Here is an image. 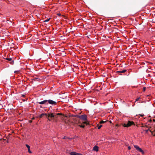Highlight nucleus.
<instances>
[{"label": "nucleus", "mask_w": 155, "mask_h": 155, "mask_svg": "<svg viewBox=\"0 0 155 155\" xmlns=\"http://www.w3.org/2000/svg\"><path fill=\"white\" fill-rule=\"evenodd\" d=\"M47 118L48 120L50 121L54 117L57 118L58 115H61V113H58L56 114H54L51 113H47Z\"/></svg>", "instance_id": "f257e3e1"}, {"label": "nucleus", "mask_w": 155, "mask_h": 155, "mask_svg": "<svg viewBox=\"0 0 155 155\" xmlns=\"http://www.w3.org/2000/svg\"><path fill=\"white\" fill-rule=\"evenodd\" d=\"M122 125L124 127H130L131 125H134V122L133 121H128L127 124L125 123V124H122Z\"/></svg>", "instance_id": "f03ea898"}, {"label": "nucleus", "mask_w": 155, "mask_h": 155, "mask_svg": "<svg viewBox=\"0 0 155 155\" xmlns=\"http://www.w3.org/2000/svg\"><path fill=\"white\" fill-rule=\"evenodd\" d=\"M76 117L84 121H86L87 120V116L85 114L82 115H77Z\"/></svg>", "instance_id": "7ed1b4c3"}, {"label": "nucleus", "mask_w": 155, "mask_h": 155, "mask_svg": "<svg viewBox=\"0 0 155 155\" xmlns=\"http://www.w3.org/2000/svg\"><path fill=\"white\" fill-rule=\"evenodd\" d=\"M134 146L138 151L141 153L143 154H144V153L143 151L141 148L139 147L138 146L136 145H134Z\"/></svg>", "instance_id": "20e7f679"}, {"label": "nucleus", "mask_w": 155, "mask_h": 155, "mask_svg": "<svg viewBox=\"0 0 155 155\" xmlns=\"http://www.w3.org/2000/svg\"><path fill=\"white\" fill-rule=\"evenodd\" d=\"M49 104L53 106H56L57 104L56 101L51 99L48 100V104Z\"/></svg>", "instance_id": "39448f33"}, {"label": "nucleus", "mask_w": 155, "mask_h": 155, "mask_svg": "<svg viewBox=\"0 0 155 155\" xmlns=\"http://www.w3.org/2000/svg\"><path fill=\"white\" fill-rule=\"evenodd\" d=\"M37 103H38L40 104H44L45 105H47L48 104V100H45L43 101L39 102H37Z\"/></svg>", "instance_id": "423d86ee"}, {"label": "nucleus", "mask_w": 155, "mask_h": 155, "mask_svg": "<svg viewBox=\"0 0 155 155\" xmlns=\"http://www.w3.org/2000/svg\"><path fill=\"white\" fill-rule=\"evenodd\" d=\"M70 154L71 155H82L81 153H78L75 152H71Z\"/></svg>", "instance_id": "0eeeda50"}, {"label": "nucleus", "mask_w": 155, "mask_h": 155, "mask_svg": "<svg viewBox=\"0 0 155 155\" xmlns=\"http://www.w3.org/2000/svg\"><path fill=\"white\" fill-rule=\"evenodd\" d=\"M93 150H95L97 152L98 151V147L97 146H95L93 148Z\"/></svg>", "instance_id": "6e6552de"}, {"label": "nucleus", "mask_w": 155, "mask_h": 155, "mask_svg": "<svg viewBox=\"0 0 155 155\" xmlns=\"http://www.w3.org/2000/svg\"><path fill=\"white\" fill-rule=\"evenodd\" d=\"M47 115H48V114H47V113H43V114H41L40 115L39 117L40 118H42L43 117L45 116L47 117Z\"/></svg>", "instance_id": "1a4fd4ad"}, {"label": "nucleus", "mask_w": 155, "mask_h": 155, "mask_svg": "<svg viewBox=\"0 0 155 155\" xmlns=\"http://www.w3.org/2000/svg\"><path fill=\"white\" fill-rule=\"evenodd\" d=\"M127 71V70L125 69L121 71H117V73H124Z\"/></svg>", "instance_id": "9d476101"}, {"label": "nucleus", "mask_w": 155, "mask_h": 155, "mask_svg": "<svg viewBox=\"0 0 155 155\" xmlns=\"http://www.w3.org/2000/svg\"><path fill=\"white\" fill-rule=\"evenodd\" d=\"M145 130L146 133H147L148 132V131L149 130L150 131V132L151 133L152 135H153V131L152 130H149V128L148 129V130Z\"/></svg>", "instance_id": "9b49d317"}, {"label": "nucleus", "mask_w": 155, "mask_h": 155, "mask_svg": "<svg viewBox=\"0 0 155 155\" xmlns=\"http://www.w3.org/2000/svg\"><path fill=\"white\" fill-rule=\"evenodd\" d=\"M78 123L79 124H81V125H78L80 127H81L83 128H84V127H85L84 125H82L81 124H82L80 121H79L78 122Z\"/></svg>", "instance_id": "f8f14e48"}, {"label": "nucleus", "mask_w": 155, "mask_h": 155, "mask_svg": "<svg viewBox=\"0 0 155 155\" xmlns=\"http://www.w3.org/2000/svg\"><path fill=\"white\" fill-rule=\"evenodd\" d=\"M102 126V125H99V124H97V127H98V128L99 129H100Z\"/></svg>", "instance_id": "ddd939ff"}, {"label": "nucleus", "mask_w": 155, "mask_h": 155, "mask_svg": "<svg viewBox=\"0 0 155 155\" xmlns=\"http://www.w3.org/2000/svg\"><path fill=\"white\" fill-rule=\"evenodd\" d=\"M50 19H51L50 18L47 19H46V20H45V21H44V22H48L49 21V20Z\"/></svg>", "instance_id": "4468645a"}, {"label": "nucleus", "mask_w": 155, "mask_h": 155, "mask_svg": "<svg viewBox=\"0 0 155 155\" xmlns=\"http://www.w3.org/2000/svg\"><path fill=\"white\" fill-rule=\"evenodd\" d=\"M106 121H104L103 120H101V122H100L99 124H103V123H104Z\"/></svg>", "instance_id": "2eb2a0df"}, {"label": "nucleus", "mask_w": 155, "mask_h": 155, "mask_svg": "<svg viewBox=\"0 0 155 155\" xmlns=\"http://www.w3.org/2000/svg\"><path fill=\"white\" fill-rule=\"evenodd\" d=\"M6 59L9 61H11L12 60L11 58H6Z\"/></svg>", "instance_id": "dca6fc26"}, {"label": "nucleus", "mask_w": 155, "mask_h": 155, "mask_svg": "<svg viewBox=\"0 0 155 155\" xmlns=\"http://www.w3.org/2000/svg\"><path fill=\"white\" fill-rule=\"evenodd\" d=\"M83 124H88V123L86 121H84L82 123Z\"/></svg>", "instance_id": "f3484780"}, {"label": "nucleus", "mask_w": 155, "mask_h": 155, "mask_svg": "<svg viewBox=\"0 0 155 155\" xmlns=\"http://www.w3.org/2000/svg\"><path fill=\"white\" fill-rule=\"evenodd\" d=\"M26 147L28 148V149L30 148V146L29 145H28L26 144Z\"/></svg>", "instance_id": "a211bd4d"}, {"label": "nucleus", "mask_w": 155, "mask_h": 155, "mask_svg": "<svg viewBox=\"0 0 155 155\" xmlns=\"http://www.w3.org/2000/svg\"><path fill=\"white\" fill-rule=\"evenodd\" d=\"M28 152L29 153H31V152L30 151V148L28 149Z\"/></svg>", "instance_id": "6ab92c4d"}, {"label": "nucleus", "mask_w": 155, "mask_h": 155, "mask_svg": "<svg viewBox=\"0 0 155 155\" xmlns=\"http://www.w3.org/2000/svg\"><path fill=\"white\" fill-rule=\"evenodd\" d=\"M10 63L11 64H14V61H11V62H10Z\"/></svg>", "instance_id": "aec40b11"}, {"label": "nucleus", "mask_w": 155, "mask_h": 155, "mask_svg": "<svg viewBox=\"0 0 155 155\" xmlns=\"http://www.w3.org/2000/svg\"><path fill=\"white\" fill-rule=\"evenodd\" d=\"M148 126H147V125H143L142 126V127H147H147H148Z\"/></svg>", "instance_id": "412c9836"}, {"label": "nucleus", "mask_w": 155, "mask_h": 155, "mask_svg": "<svg viewBox=\"0 0 155 155\" xmlns=\"http://www.w3.org/2000/svg\"><path fill=\"white\" fill-rule=\"evenodd\" d=\"M140 99V97H139V98H137V99L136 100V101H135V102H136V101H138L139 100V99Z\"/></svg>", "instance_id": "4be33fe9"}, {"label": "nucleus", "mask_w": 155, "mask_h": 155, "mask_svg": "<svg viewBox=\"0 0 155 155\" xmlns=\"http://www.w3.org/2000/svg\"><path fill=\"white\" fill-rule=\"evenodd\" d=\"M146 87H143V91H144L146 90Z\"/></svg>", "instance_id": "5701e85b"}, {"label": "nucleus", "mask_w": 155, "mask_h": 155, "mask_svg": "<svg viewBox=\"0 0 155 155\" xmlns=\"http://www.w3.org/2000/svg\"><path fill=\"white\" fill-rule=\"evenodd\" d=\"M19 71H14V73H18V72Z\"/></svg>", "instance_id": "b1692460"}, {"label": "nucleus", "mask_w": 155, "mask_h": 155, "mask_svg": "<svg viewBox=\"0 0 155 155\" xmlns=\"http://www.w3.org/2000/svg\"><path fill=\"white\" fill-rule=\"evenodd\" d=\"M153 134H155V129H154L153 130Z\"/></svg>", "instance_id": "393cba45"}, {"label": "nucleus", "mask_w": 155, "mask_h": 155, "mask_svg": "<svg viewBox=\"0 0 155 155\" xmlns=\"http://www.w3.org/2000/svg\"><path fill=\"white\" fill-rule=\"evenodd\" d=\"M57 15L59 16H61V15L60 13H58L57 14Z\"/></svg>", "instance_id": "a878e982"}, {"label": "nucleus", "mask_w": 155, "mask_h": 155, "mask_svg": "<svg viewBox=\"0 0 155 155\" xmlns=\"http://www.w3.org/2000/svg\"><path fill=\"white\" fill-rule=\"evenodd\" d=\"M128 149L129 150H130L131 149V147H130V146L128 147Z\"/></svg>", "instance_id": "bb28decb"}, {"label": "nucleus", "mask_w": 155, "mask_h": 155, "mask_svg": "<svg viewBox=\"0 0 155 155\" xmlns=\"http://www.w3.org/2000/svg\"><path fill=\"white\" fill-rule=\"evenodd\" d=\"M147 128H148V129H149V130H150V129L151 128V127L148 126Z\"/></svg>", "instance_id": "cd10ccee"}, {"label": "nucleus", "mask_w": 155, "mask_h": 155, "mask_svg": "<svg viewBox=\"0 0 155 155\" xmlns=\"http://www.w3.org/2000/svg\"><path fill=\"white\" fill-rule=\"evenodd\" d=\"M25 95L24 94H22L21 95V97H25Z\"/></svg>", "instance_id": "c85d7f7f"}, {"label": "nucleus", "mask_w": 155, "mask_h": 155, "mask_svg": "<svg viewBox=\"0 0 155 155\" xmlns=\"http://www.w3.org/2000/svg\"><path fill=\"white\" fill-rule=\"evenodd\" d=\"M35 119V117H33L32 118V120H34Z\"/></svg>", "instance_id": "c756f323"}, {"label": "nucleus", "mask_w": 155, "mask_h": 155, "mask_svg": "<svg viewBox=\"0 0 155 155\" xmlns=\"http://www.w3.org/2000/svg\"><path fill=\"white\" fill-rule=\"evenodd\" d=\"M29 122H30V123H31V122H32V121L31 120H30Z\"/></svg>", "instance_id": "7c9ffc66"}, {"label": "nucleus", "mask_w": 155, "mask_h": 155, "mask_svg": "<svg viewBox=\"0 0 155 155\" xmlns=\"http://www.w3.org/2000/svg\"><path fill=\"white\" fill-rule=\"evenodd\" d=\"M35 79H38V80H39V79L38 78H36Z\"/></svg>", "instance_id": "2f4dec72"}, {"label": "nucleus", "mask_w": 155, "mask_h": 155, "mask_svg": "<svg viewBox=\"0 0 155 155\" xmlns=\"http://www.w3.org/2000/svg\"><path fill=\"white\" fill-rule=\"evenodd\" d=\"M141 115V116L143 117L144 116V115Z\"/></svg>", "instance_id": "473e14b6"}, {"label": "nucleus", "mask_w": 155, "mask_h": 155, "mask_svg": "<svg viewBox=\"0 0 155 155\" xmlns=\"http://www.w3.org/2000/svg\"><path fill=\"white\" fill-rule=\"evenodd\" d=\"M153 136H155V134H153Z\"/></svg>", "instance_id": "72a5a7b5"}, {"label": "nucleus", "mask_w": 155, "mask_h": 155, "mask_svg": "<svg viewBox=\"0 0 155 155\" xmlns=\"http://www.w3.org/2000/svg\"><path fill=\"white\" fill-rule=\"evenodd\" d=\"M153 121H154V122H155V120L154 119H153Z\"/></svg>", "instance_id": "f704fd0d"}, {"label": "nucleus", "mask_w": 155, "mask_h": 155, "mask_svg": "<svg viewBox=\"0 0 155 155\" xmlns=\"http://www.w3.org/2000/svg\"><path fill=\"white\" fill-rule=\"evenodd\" d=\"M63 139H65V137H64L63 138Z\"/></svg>", "instance_id": "c9c22d12"}]
</instances>
